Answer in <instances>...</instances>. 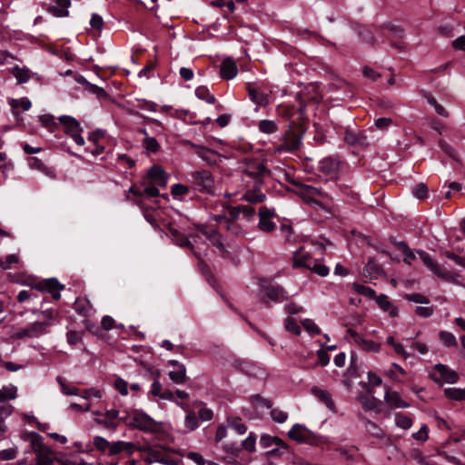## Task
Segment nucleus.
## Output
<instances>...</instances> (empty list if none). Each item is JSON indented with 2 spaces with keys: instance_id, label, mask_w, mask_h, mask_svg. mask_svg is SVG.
<instances>
[{
  "instance_id": "nucleus-1",
  "label": "nucleus",
  "mask_w": 465,
  "mask_h": 465,
  "mask_svg": "<svg viewBox=\"0 0 465 465\" xmlns=\"http://www.w3.org/2000/svg\"><path fill=\"white\" fill-rule=\"evenodd\" d=\"M259 297L267 308L271 307L270 302H282L289 299L287 292L280 285L262 286Z\"/></svg>"
},
{
  "instance_id": "nucleus-2",
  "label": "nucleus",
  "mask_w": 465,
  "mask_h": 465,
  "mask_svg": "<svg viewBox=\"0 0 465 465\" xmlns=\"http://www.w3.org/2000/svg\"><path fill=\"white\" fill-rule=\"evenodd\" d=\"M51 326V322L48 321L44 322H35L29 324L27 327L20 329L17 331L13 337L15 339H33L38 338L41 335H44L48 332V328Z\"/></svg>"
},
{
  "instance_id": "nucleus-3",
  "label": "nucleus",
  "mask_w": 465,
  "mask_h": 465,
  "mask_svg": "<svg viewBox=\"0 0 465 465\" xmlns=\"http://www.w3.org/2000/svg\"><path fill=\"white\" fill-rule=\"evenodd\" d=\"M302 144V136L296 134L292 125H289L288 131L285 133L281 144L275 147V152L292 153L300 148Z\"/></svg>"
},
{
  "instance_id": "nucleus-4",
  "label": "nucleus",
  "mask_w": 465,
  "mask_h": 465,
  "mask_svg": "<svg viewBox=\"0 0 465 465\" xmlns=\"http://www.w3.org/2000/svg\"><path fill=\"white\" fill-rule=\"evenodd\" d=\"M59 122L64 126L65 133L72 137L76 144L80 146L84 144V140L81 135L83 129L76 119L72 116L62 115L59 117Z\"/></svg>"
},
{
  "instance_id": "nucleus-5",
  "label": "nucleus",
  "mask_w": 465,
  "mask_h": 465,
  "mask_svg": "<svg viewBox=\"0 0 465 465\" xmlns=\"http://www.w3.org/2000/svg\"><path fill=\"white\" fill-rule=\"evenodd\" d=\"M245 163L244 173L254 179L255 187L260 186L262 183L263 176L269 174L270 171L262 163L256 160L245 159Z\"/></svg>"
},
{
  "instance_id": "nucleus-6",
  "label": "nucleus",
  "mask_w": 465,
  "mask_h": 465,
  "mask_svg": "<svg viewBox=\"0 0 465 465\" xmlns=\"http://www.w3.org/2000/svg\"><path fill=\"white\" fill-rule=\"evenodd\" d=\"M129 426L144 432H154L157 430V422L143 412H135L131 418Z\"/></svg>"
},
{
  "instance_id": "nucleus-7",
  "label": "nucleus",
  "mask_w": 465,
  "mask_h": 465,
  "mask_svg": "<svg viewBox=\"0 0 465 465\" xmlns=\"http://www.w3.org/2000/svg\"><path fill=\"white\" fill-rule=\"evenodd\" d=\"M289 437L300 443L316 444V435L301 424H294L288 432Z\"/></svg>"
},
{
  "instance_id": "nucleus-8",
  "label": "nucleus",
  "mask_w": 465,
  "mask_h": 465,
  "mask_svg": "<svg viewBox=\"0 0 465 465\" xmlns=\"http://www.w3.org/2000/svg\"><path fill=\"white\" fill-rule=\"evenodd\" d=\"M434 372L431 373V379L437 383H455L459 380V374L450 369L448 366L439 363L434 367Z\"/></svg>"
},
{
  "instance_id": "nucleus-9",
  "label": "nucleus",
  "mask_w": 465,
  "mask_h": 465,
  "mask_svg": "<svg viewBox=\"0 0 465 465\" xmlns=\"http://www.w3.org/2000/svg\"><path fill=\"white\" fill-rule=\"evenodd\" d=\"M32 450L36 455V465H53L52 450L38 439L32 441Z\"/></svg>"
},
{
  "instance_id": "nucleus-10",
  "label": "nucleus",
  "mask_w": 465,
  "mask_h": 465,
  "mask_svg": "<svg viewBox=\"0 0 465 465\" xmlns=\"http://www.w3.org/2000/svg\"><path fill=\"white\" fill-rule=\"evenodd\" d=\"M145 460L149 463L160 462L165 465H175V461L166 453L163 448L148 447L144 450Z\"/></svg>"
},
{
  "instance_id": "nucleus-11",
  "label": "nucleus",
  "mask_w": 465,
  "mask_h": 465,
  "mask_svg": "<svg viewBox=\"0 0 465 465\" xmlns=\"http://www.w3.org/2000/svg\"><path fill=\"white\" fill-rule=\"evenodd\" d=\"M194 185L200 192L211 193L213 189V179L209 171H199L193 173Z\"/></svg>"
},
{
  "instance_id": "nucleus-12",
  "label": "nucleus",
  "mask_w": 465,
  "mask_h": 465,
  "mask_svg": "<svg viewBox=\"0 0 465 465\" xmlns=\"http://www.w3.org/2000/svg\"><path fill=\"white\" fill-rule=\"evenodd\" d=\"M314 260L311 252L305 250V247H300L293 253L292 265L294 268H305L309 270L314 262Z\"/></svg>"
},
{
  "instance_id": "nucleus-13",
  "label": "nucleus",
  "mask_w": 465,
  "mask_h": 465,
  "mask_svg": "<svg viewBox=\"0 0 465 465\" xmlns=\"http://www.w3.org/2000/svg\"><path fill=\"white\" fill-rule=\"evenodd\" d=\"M294 185L296 186L297 194L308 203H316L314 197L322 194L320 189L312 185L302 183H294Z\"/></svg>"
},
{
  "instance_id": "nucleus-14",
  "label": "nucleus",
  "mask_w": 465,
  "mask_h": 465,
  "mask_svg": "<svg viewBox=\"0 0 465 465\" xmlns=\"http://www.w3.org/2000/svg\"><path fill=\"white\" fill-rule=\"evenodd\" d=\"M277 113L281 117L287 120L293 119L296 114H298L297 119H302L305 114V104L301 102L297 110L294 108V106L281 104L277 108Z\"/></svg>"
},
{
  "instance_id": "nucleus-15",
  "label": "nucleus",
  "mask_w": 465,
  "mask_h": 465,
  "mask_svg": "<svg viewBox=\"0 0 465 465\" xmlns=\"http://www.w3.org/2000/svg\"><path fill=\"white\" fill-rule=\"evenodd\" d=\"M119 414L120 412L116 410H109L104 413L102 418H95L94 421L98 425L114 430L119 425V422L117 421Z\"/></svg>"
},
{
  "instance_id": "nucleus-16",
  "label": "nucleus",
  "mask_w": 465,
  "mask_h": 465,
  "mask_svg": "<svg viewBox=\"0 0 465 465\" xmlns=\"http://www.w3.org/2000/svg\"><path fill=\"white\" fill-rule=\"evenodd\" d=\"M344 142L352 146L364 147L368 146L367 136L362 132H354L351 129L347 128L344 132Z\"/></svg>"
},
{
  "instance_id": "nucleus-17",
  "label": "nucleus",
  "mask_w": 465,
  "mask_h": 465,
  "mask_svg": "<svg viewBox=\"0 0 465 465\" xmlns=\"http://www.w3.org/2000/svg\"><path fill=\"white\" fill-rule=\"evenodd\" d=\"M418 254L423 263L429 267L435 274L441 278H448L450 276V272H448L445 269H442L437 263H435L431 257L424 251H419Z\"/></svg>"
},
{
  "instance_id": "nucleus-18",
  "label": "nucleus",
  "mask_w": 465,
  "mask_h": 465,
  "mask_svg": "<svg viewBox=\"0 0 465 465\" xmlns=\"http://www.w3.org/2000/svg\"><path fill=\"white\" fill-rule=\"evenodd\" d=\"M147 178L150 180V183L158 185V186H165L167 183V179L164 174V171L159 166H153L149 169L147 173Z\"/></svg>"
},
{
  "instance_id": "nucleus-19",
  "label": "nucleus",
  "mask_w": 465,
  "mask_h": 465,
  "mask_svg": "<svg viewBox=\"0 0 465 465\" xmlns=\"http://www.w3.org/2000/svg\"><path fill=\"white\" fill-rule=\"evenodd\" d=\"M311 392L323 404L326 405L328 409L332 411H335V404L331 398L330 392L326 390L318 388L316 386L311 389Z\"/></svg>"
},
{
  "instance_id": "nucleus-20",
  "label": "nucleus",
  "mask_w": 465,
  "mask_h": 465,
  "mask_svg": "<svg viewBox=\"0 0 465 465\" xmlns=\"http://www.w3.org/2000/svg\"><path fill=\"white\" fill-rule=\"evenodd\" d=\"M238 69L235 62L231 58H226L221 64V77L225 80L232 79L237 74Z\"/></svg>"
},
{
  "instance_id": "nucleus-21",
  "label": "nucleus",
  "mask_w": 465,
  "mask_h": 465,
  "mask_svg": "<svg viewBox=\"0 0 465 465\" xmlns=\"http://www.w3.org/2000/svg\"><path fill=\"white\" fill-rule=\"evenodd\" d=\"M250 99L260 106H265L269 103V95L253 87L251 84L247 85Z\"/></svg>"
},
{
  "instance_id": "nucleus-22",
  "label": "nucleus",
  "mask_w": 465,
  "mask_h": 465,
  "mask_svg": "<svg viewBox=\"0 0 465 465\" xmlns=\"http://www.w3.org/2000/svg\"><path fill=\"white\" fill-rule=\"evenodd\" d=\"M191 146L194 149V153L203 161L209 164L216 163L217 153L202 145L191 143Z\"/></svg>"
},
{
  "instance_id": "nucleus-23",
  "label": "nucleus",
  "mask_w": 465,
  "mask_h": 465,
  "mask_svg": "<svg viewBox=\"0 0 465 465\" xmlns=\"http://www.w3.org/2000/svg\"><path fill=\"white\" fill-rule=\"evenodd\" d=\"M384 399L386 402L395 408H408L410 405L404 401L397 391H391L389 388H386Z\"/></svg>"
},
{
  "instance_id": "nucleus-24",
  "label": "nucleus",
  "mask_w": 465,
  "mask_h": 465,
  "mask_svg": "<svg viewBox=\"0 0 465 465\" xmlns=\"http://www.w3.org/2000/svg\"><path fill=\"white\" fill-rule=\"evenodd\" d=\"M35 288L38 291L53 292V291L64 289V285L60 284L55 278H51L39 282Z\"/></svg>"
},
{
  "instance_id": "nucleus-25",
  "label": "nucleus",
  "mask_w": 465,
  "mask_h": 465,
  "mask_svg": "<svg viewBox=\"0 0 465 465\" xmlns=\"http://www.w3.org/2000/svg\"><path fill=\"white\" fill-rule=\"evenodd\" d=\"M77 81L84 85L85 90L94 94L98 99L102 100L108 98V94L104 88L89 83L83 76H81Z\"/></svg>"
},
{
  "instance_id": "nucleus-26",
  "label": "nucleus",
  "mask_w": 465,
  "mask_h": 465,
  "mask_svg": "<svg viewBox=\"0 0 465 465\" xmlns=\"http://www.w3.org/2000/svg\"><path fill=\"white\" fill-rule=\"evenodd\" d=\"M170 233L173 237V241L175 244H177L180 247H187L191 249L193 252V254L197 257L198 254L194 251V246L192 244V242L185 237L183 234H182L178 230L176 229H170Z\"/></svg>"
},
{
  "instance_id": "nucleus-27",
  "label": "nucleus",
  "mask_w": 465,
  "mask_h": 465,
  "mask_svg": "<svg viewBox=\"0 0 465 465\" xmlns=\"http://www.w3.org/2000/svg\"><path fill=\"white\" fill-rule=\"evenodd\" d=\"M376 302L379 307L383 311L390 314L391 317H396L398 315V310L394 307L388 299V296L385 294H381L376 297Z\"/></svg>"
},
{
  "instance_id": "nucleus-28",
  "label": "nucleus",
  "mask_w": 465,
  "mask_h": 465,
  "mask_svg": "<svg viewBox=\"0 0 465 465\" xmlns=\"http://www.w3.org/2000/svg\"><path fill=\"white\" fill-rule=\"evenodd\" d=\"M361 420L364 422L366 431L372 437L381 440L384 438V431L374 422L370 420H367L364 417H361Z\"/></svg>"
},
{
  "instance_id": "nucleus-29",
  "label": "nucleus",
  "mask_w": 465,
  "mask_h": 465,
  "mask_svg": "<svg viewBox=\"0 0 465 465\" xmlns=\"http://www.w3.org/2000/svg\"><path fill=\"white\" fill-rule=\"evenodd\" d=\"M260 444L263 448H269L272 445H276L282 449H287V444L278 437L263 434L261 436Z\"/></svg>"
},
{
  "instance_id": "nucleus-30",
  "label": "nucleus",
  "mask_w": 465,
  "mask_h": 465,
  "mask_svg": "<svg viewBox=\"0 0 465 465\" xmlns=\"http://www.w3.org/2000/svg\"><path fill=\"white\" fill-rule=\"evenodd\" d=\"M133 449H134V444L131 442L116 441L113 444L110 443L108 451H109L110 455H116L122 451L131 453L133 451Z\"/></svg>"
},
{
  "instance_id": "nucleus-31",
  "label": "nucleus",
  "mask_w": 465,
  "mask_h": 465,
  "mask_svg": "<svg viewBox=\"0 0 465 465\" xmlns=\"http://www.w3.org/2000/svg\"><path fill=\"white\" fill-rule=\"evenodd\" d=\"M57 6L50 7V11L56 16H66L68 15V7L71 5L70 0H54Z\"/></svg>"
},
{
  "instance_id": "nucleus-32",
  "label": "nucleus",
  "mask_w": 465,
  "mask_h": 465,
  "mask_svg": "<svg viewBox=\"0 0 465 465\" xmlns=\"http://www.w3.org/2000/svg\"><path fill=\"white\" fill-rule=\"evenodd\" d=\"M319 168L322 173L331 174L338 170L339 162L331 158H326L320 162Z\"/></svg>"
},
{
  "instance_id": "nucleus-33",
  "label": "nucleus",
  "mask_w": 465,
  "mask_h": 465,
  "mask_svg": "<svg viewBox=\"0 0 465 465\" xmlns=\"http://www.w3.org/2000/svg\"><path fill=\"white\" fill-rule=\"evenodd\" d=\"M438 145L447 156H449L453 161L460 162L456 149L449 144L445 140L440 139L438 141Z\"/></svg>"
},
{
  "instance_id": "nucleus-34",
  "label": "nucleus",
  "mask_w": 465,
  "mask_h": 465,
  "mask_svg": "<svg viewBox=\"0 0 465 465\" xmlns=\"http://www.w3.org/2000/svg\"><path fill=\"white\" fill-rule=\"evenodd\" d=\"M170 379L177 383L183 384L186 381V369L184 365H179V369L177 371H172L169 372Z\"/></svg>"
},
{
  "instance_id": "nucleus-35",
  "label": "nucleus",
  "mask_w": 465,
  "mask_h": 465,
  "mask_svg": "<svg viewBox=\"0 0 465 465\" xmlns=\"http://www.w3.org/2000/svg\"><path fill=\"white\" fill-rule=\"evenodd\" d=\"M444 395L450 400L463 401L465 400V389L447 388L444 390Z\"/></svg>"
},
{
  "instance_id": "nucleus-36",
  "label": "nucleus",
  "mask_w": 465,
  "mask_h": 465,
  "mask_svg": "<svg viewBox=\"0 0 465 465\" xmlns=\"http://www.w3.org/2000/svg\"><path fill=\"white\" fill-rule=\"evenodd\" d=\"M195 95L201 99L206 101L208 104H214L215 103V97L213 94H212L209 91V89L205 86H198L195 89Z\"/></svg>"
},
{
  "instance_id": "nucleus-37",
  "label": "nucleus",
  "mask_w": 465,
  "mask_h": 465,
  "mask_svg": "<svg viewBox=\"0 0 465 465\" xmlns=\"http://www.w3.org/2000/svg\"><path fill=\"white\" fill-rule=\"evenodd\" d=\"M395 423L398 427H400L403 430H407L411 427L412 420L409 416H407L403 413L398 412L395 414Z\"/></svg>"
},
{
  "instance_id": "nucleus-38",
  "label": "nucleus",
  "mask_w": 465,
  "mask_h": 465,
  "mask_svg": "<svg viewBox=\"0 0 465 465\" xmlns=\"http://www.w3.org/2000/svg\"><path fill=\"white\" fill-rule=\"evenodd\" d=\"M12 73L19 84L25 83L30 78L28 70L25 68H20L17 65L13 67Z\"/></svg>"
},
{
  "instance_id": "nucleus-39",
  "label": "nucleus",
  "mask_w": 465,
  "mask_h": 465,
  "mask_svg": "<svg viewBox=\"0 0 465 465\" xmlns=\"http://www.w3.org/2000/svg\"><path fill=\"white\" fill-rule=\"evenodd\" d=\"M250 401L257 408L271 409L272 406V403L270 400L262 397L260 394L251 396Z\"/></svg>"
},
{
  "instance_id": "nucleus-40",
  "label": "nucleus",
  "mask_w": 465,
  "mask_h": 465,
  "mask_svg": "<svg viewBox=\"0 0 465 465\" xmlns=\"http://www.w3.org/2000/svg\"><path fill=\"white\" fill-rule=\"evenodd\" d=\"M259 130L264 134H272L278 130V126L275 122L271 120H262L259 123Z\"/></svg>"
},
{
  "instance_id": "nucleus-41",
  "label": "nucleus",
  "mask_w": 465,
  "mask_h": 465,
  "mask_svg": "<svg viewBox=\"0 0 465 465\" xmlns=\"http://www.w3.org/2000/svg\"><path fill=\"white\" fill-rule=\"evenodd\" d=\"M184 425L190 430H194L198 428V419L193 411H188L184 420Z\"/></svg>"
},
{
  "instance_id": "nucleus-42",
  "label": "nucleus",
  "mask_w": 465,
  "mask_h": 465,
  "mask_svg": "<svg viewBox=\"0 0 465 465\" xmlns=\"http://www.w3.org/2000/svg\"><path fill=\"white\" fill-rule=\"evenodd\" d=\"M382 269L379 266L375 260L370 259L363 269V273L372 276L373 274H380Z\"/></svg>"
},
{
  "instance_id": "nucleus-43",
  "label": "nucleus",
  "mask_w": 465,
  "mask_h": 465,
  "mask_svg": "<svg viewBox=\"0 0 465 465\" xmlns=\"http://www.w3.org/2000/svg\"><path fill=\"white\" fill-rule=\"evenodd\" d=\"M361 349L366 351H379L381 345L373 341L365 340L361 337V339L357 343Z\"/></svg>"
},
{
  "instance_id": "nucleus-44",
  "label": "nucleus",
  "mask_w": 465,
  "mask_h": 465,
  "mask_svg": "<svg viewBox=\"0 0 465 465\" xmlns=\"http://www.w3.org/2000/svg\"><path fill=\"white\" fill-rule=\"evenodd\" d=\"M353 290L356 292H358L359 294H361V295L371 298V299H373L376 297V293H375L374 290H372L371 288H370L368 286L362 285V284L353 283Z\"/></svg>"
},
{
  "instance_id": "nucleus-45",
  "label": "nucleus",
  "mask_w": 465,
  "mask_h": 465,
  "mask_svg": "<svg viewBox=\"0 0 465 465\" xmlns=\"http://www.w3.org/2000/svg\"><path fill=\"white\" fill-rule=\"evenodd\" d=\"M228 423L239 434H244L247 430V427L242 422V420L239 417L228 418Z\"/></svg>"
},
{
  "instance_id": "nucleus-46",
  "label": "nucleus",
  "mask_w": 465,
  "mask_h": 465,
  "mask_svg": "<svg viewBox=\"0 0 465 465\" xmlns=\"http://www.w3.org/2000/svg\"><path fill=\"white\" fill-rule=\"evenodd\" d=\"M439 337L444 345L448 347L457 346L456 338L451 332L441 331L439 333Z\"/></svg>"
},
{
  "instance_id": "nucleus-47",
  "label": "nucleus",
  "mask_w": 465,
  "mask_h": 465,
  "mask_svg": "<svg viewBox=\"0 0 465 465\" xmlns=\"http://www.w3.org/2000/svg\"><path fill=\"white\" fill-rule=\"evenodd\" d=\"M56 381L58 382V384L60 385L61 387V390L63 391L64 394L65 395H78L80 394V390L75 388V387H73V388H69L68 385L66 384L65 381L58 376L56 378Z\"/></svg>"
},
{
  "instance_id": "nucleus-48",
  "label": "nucleus",
  "mask_w": 465,
  "mask_h": 465,
  "mask_svg": "<svg viewBox=\"0 0 465 465\" xmlns=\"http://www.w3.org/2000/svg\"><path fill=\"white\" fill-rule=\"evenodd\" d=\"M143 144L144 148L151 153H156L160 148V144L156 139L149 135L143 138Z\"/></svg>"
},
{
  "instance_id": "nucleus-49",
  "label": "nucleus",
  "mask_w": 465,
  "mask_h": 465,
  "mask_svg": "<svg viewBox=\"0 0 465 465\" xmlns=\"http://www.w3.org/2000/svg\"><path fill=\"white\" fill-rule=\"evenodd\" d=\"M265 198H266L265 194H263L262 193H257V192L248 191L244 194V199L247 202L252 203H262L265 200Z\"/></svg>"
},
{
  "instance_id": "nucleus-50",
  "label": "nucleus",
  "mask_w": 465,
  "mask_h": 465,
  "mask_svg": "<svg viewBox=\"0 0 465 465\" xmlns=\"http://www.w3.org/2000/svg\"><path fill=\"white\" fill-rule=\"evenodd\" d=\"M397 247L399 250H401L405 257H404V262H407V263H411V262L412 260L415 259V255L414 253L411 252V250L408 247V245L403 242H399L396 243Z\"/></svg>"
},
{
  "instance_id": "nucleus-51",
  "label": "nucleus",
  "mask_w": 465,
  "mask_h": 465,
  "mask_svg": "<svg viewBox=\"0 0 465 465\" xmlns=\"http://www.w3.org/2000/svg\"><path fill=\"white\" fill-rule=\"evenodd\" d=\"M309 270L322 277L327 276L329 274V268L320 263L317 260H314V262L312 264V267H310Z\"/></svg>"
},
{
  "instance_id": "nucleus-52",
  "label": "nucleus",
  "mask_w": 465,
  "mask_h": 465,
  "mask_svg": "<svg viewBox=\"0 0 465 465\" xmlns=\"http://www.w3.org/2000/svg\"><path fill=\"white\" fill-rule=\"evenodd\" d=\"M16 397V388H3L0 390V401H5L6 400H14Z\"/></svg>"
},
{
  "instance_id": "nucleus-53",
  "label": "nucleus",
  "mask_w": 465,
  "mask_h": 465,
  "mask_svg": "<svg viewBox=\"0 0 465 465\" xmlns=\"http://www.w3.org/2000/svg\"><path fill=\"white\" fill-rule=\"evenodd\" d=\"M10 105L13 109L21 107L24 111H27L31 107V102L27 98L13 99Z\"/></svg>"
},
{
  "instance_id": "nucleus-54",
  "label": "nucleus",
  "mask_w": 465,
  "mask_h": 465,
  "mask_svg": "<svg viewBox=\"0 0 465 465\" xmlns=\"http://www.w3.org/2000/svg\"><path fill=\"white\" fill-rule=\"evenodd\" d=\"M381 28L388 29L391 34V38H401L403 36V30L398 25L384 24Z\"/></svg>"
},
{
  "instance_id": "nucleus-55",
  "label": "nucleus",
  "mask_w": 465,
  "mask_h": 465,
  "mask_svg": "<svg viewBox=\"0 0 465 465\" xmlns=\"http://www.w3.org/2000/svg\"><path fill=\"white\" fill-rule=\"evenodd\" d=\"M284 326H285V329L295 334V335H300L301 333V328L300 326L296 323L295 320L291 318V317H288L286 318L285 320V322H284Z\"/></svg>"
},
{
  "instance_id": "nucleus-56",
  "label": "nucleus",
  "mask_w": 465,
  "mask_h": 465,
  "mask_svg": "<svg viewBox=\"0 0 465 465\" xmlns=\"http://www.w3.org/2000/svg\"><path fill=\"white\" fill-rule=\"evenodd\" d=\"M405 299L408 300L409 302H416V303H423V304H428L430 302V300L420 294V293H409V294H406L405 295Z\"/></svg>"
},
{
  "instance_id": "nucleus-57",
  "label": "nucleus",
  "mask_w": 465,
  "mask_h": 465,
  "mask_svg": "<svg viewBox=\"0 0 465 465\" xmlns=\"http://www.w3.org/2000/svg\"><path fill=\"white\" fill-rule=\"evenodd\" d=\"M412 193L418 199H424L428 195V188L424 183H418L413 187Z\"/></svg>"
},
{
  "instance_id": "nucleus-58",
  "label": "nucleus",
  "mask_w": 465,
  "mask_h": 465,
  "mask_svg": "<svg viewBox=\"0 0 465 465\" xmlns=\"http://www.w3.org/2000/svg\"><path fill=\"white\" fill-rule=\"evenodd\" d=\"M256 437L250 433V435L242 442V448L249 452L255 450Z\"/></svg>"
},
{
  "instance_id": "nucleus-59",
  "label": "nucleus",
  "mask_w": 465,
  "mask_h": 465,
  "mask_svg": "<svg viewBox=\"0 0 465 465\" xmlns=\"http://www.w3.org/2000/svg\"><path fill=\"white\" fill-rule=\"evenodd\" d=\"M271 417L274 421L283 423L287 420L288 414L279 409H272L271 411Z\"/></svg>"
},
{
  "instance_id": "nucleus-60",
  "label": "nucleus",
  "mask_w": 465,
  "mask_h": 465,
  "mask_svg": "<svg viewBox=\"0 0 465 465\" xmlns=\"http://www.w3.org/2000/svg\"><path fill=\"white\" fill-rule=\"evenodd\" d=\"M94 445L102 451L109 450L110 442L103 437L96 436L94 438Z\"/></svg>"
},
{
  "instance_id": "nucleus-61",
  "label": "nucleus",
  "mask_w": 465,
  "mask_h": 465,
  "mask_svg": "<svg viewBox=\"0 0 465 465\" xmlns=\"http://www.w3.org/2000/svg\"><path fill=\"white\" fill-rule=\"evenodd\" d=\"M188 192H189V188L181 183L174 184L171 189V193L174 197H182V196L187 194Z\"/></svg>"
},
{
  "instance_id": "nucleus-62",
  "label": "nucleus",
  "mask_w": 465,
  "mask_h": 465,
  "mask_svg": "<svg viewBox=\"0 0 465 465\" xmlns=\"http://www.w3.org/2000/svg\"><path fill=\"white\" fill-rule=\"evenodd\" d=\"M302 324L308 332L313 334H319L321 332L320 328L311 319H304Z\"/></svg>"
},
{
  "instance_id": "nucleus-63",
  "label": "nucleus",
  "mask_w": 465,
  "mask_h": 465,
  "mask_svg": "<svg viewBox=\"0 0 465 465\" xmlns=\"http://www.w3.org/2000/svg\"><path fill=\"white\" fill-rule=\"evenodd\" d=\"M258 227L261 231L264 232H271L275 229V223L271 221V219L266 220H259Z\"/></svg>"
},
{
  "instance_id": "nucleus-64",
  "label": "nucleus",
  "mask_w": 465,
  "mask_h": 465,
  "mask_svg": "<svg viewBox=\"0 0 465 465\" xmlns=\"http://www.w3.org/2000/svg\"><path fill=\"white\" fill-rule=\"evenodd\" d=\"M198 231L204 235L208 240H210L214 234L218 232L215 228L210 227L208 225L203 224L199 225Z\"/></svg>"
}]
</instances>
